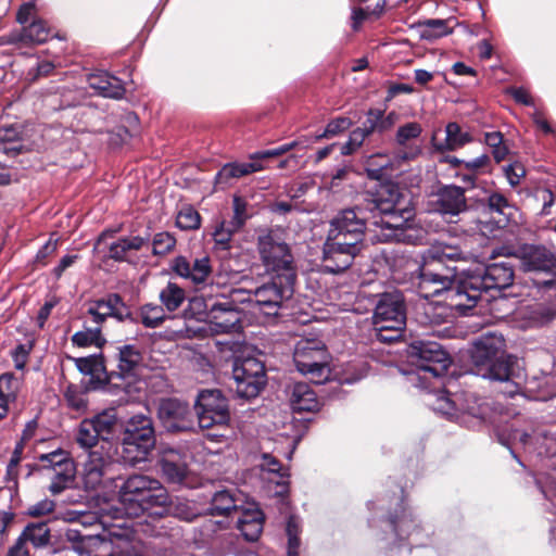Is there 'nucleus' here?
<instances>
[{"mask_svg":"<svg viewBox=\"0 0 556 556\" xmlns=\"http://www.w3.org/2000/svg\"><path fill=\"white\" fill-rule=\"evenodd\" d=\"M420 26L422 27L421 36L425 39H434L445 36L450 33L446 21L439 18H430L424 21Z\"/></svg>","mask_w":556,"mask_h":556,"instance_id":"603ef678","label":"nucleus"},{"mask_svg":"<svg viewBox=\"0 0 556 556\" xmlns=\"http://www.w3.org/2000/svg\"><path fill=\"white\" fill-rule=\"evenodd\" d=\"M51 483L49 491L53 494H60L64 490L71 488L74 483L76 468L74 463L65 464L64 469L52 470Z\"/></svg>","mask_w":556,"mask_h":556,"instance_id":"ea45409f","label":"nucleus"},{"mask_svg":"<svg viewBox=\"0 0 556 556\" xmlns=\"http://www.w3.org/2000/svg\"><path fill=\"white\" fill-rule=\"evenodd\" d=\"M153 254L165 255L176 247V238L166 231L155 233L152 240Z\"/></svg>","mask_w":556,"mask_h":556,"instance_id":"4d7b16f0","label":"nucleus"},{"mask_svg":"<svg viewBox=\"0 0 556 556\" xmlns=\"http://www.w3.org/2000/svg\"><path fill=\"white\" fill-rule=\"evenodd\" d=\"M365 213L363 208L343 210L331 220L323 250L327 271L341 273L352 265L366 230Z\"/></svg>","mask_w":556,"mask_h":556,"instance_id":"f257e3e1","label":"nucleus"},{"mask_svg":"<svg viewBox=\"0 0 556 556\" xmlns=\"http://www.w3.org/2000/svg\"><path fill=\"white\" fill-rule=\"evenodd\" d=\"M232 210L233 215L228 223L232 225V229L240 230L251 216L248 212V202L243 198L235 195L232 199Z\"/></svg>","mask_w":556,"mask_h":556,"instance_id":"5fc2aeb1","label":"nucleus"},{"mask_svg":"<svg viewBox=\"0 0 556 556\" xmlns=\"http://www.w3.org/2000/svg\"><path fill=\"white\" fill-rule=\"evenodd\" d=\"M366 135L357 127L351 131L349 140L341 146L342 155L353 154L365 141Z\"/></svg>","mask_w":556,"mask_h":556,"instance_id":"e2e57ef3","label":"nucleus"},{"mask_svg":"<svg viewBox=\"0 0 556 556\" xmlns=\"http://www.w3.org/2000/svg\"><path fill=\"white\" fill-rule=\"evenodd\" d=\"M257 250L267 273L273 276L296 278L293 255L278 233L269 231L260 236Z\"/></svg>","mask_w":556,"mask_h":556,"instance_id":"9b49d317","label":"nucleus"},{"mask_svg":"<svg viewBox=\"0 0 556 556\" xmlns=\"http://www.w3.org/2000/svg\"><path fill=\"white\" fill-rule=\"evenodd\" d=\"M106 541L99 534H88L78 543L73 545V548L79 555L91 556L92 553L101 549L106 545Z\"/></svg>","mask_w":556,"mask_h":556,"instance_id":"864d4df0","label":"nucleus"},{"mask_svg":"<svg viewBox=\"0 0 556 556\" xmlns=\"http://www.w3.org/2000/svg\"><path fill=\"white\" fill-rule=\"evenodd\" d=\"M504 338L495 332L480 336L472 345L471 361L477 376L492 381L503 382L501 392L514 396L520 392V384L516 379L517 358L504 353Z\"/></svg>","mask_w":556,"mask_h":556,"instance_id":"f03ea898","label":"nucleus"},{"mask_svg":"<svg viewBox=\"0 0 556 556\" xmlns=\"http://www.w3.org/2000/svg\"><path fill=\"white\" fill-rule=\"evenodd\" d=\"M351 125H352V122L348 117L334 118L327 124L324 132L316 136V139L320 140L324 138L333 137V136L344 131L345 129H348Z\"/></svg>","mask_w":556,"mask_h":556,"instance_id":"052dcab7","label":"nucleus"},{"mask_svg":"<svg viewBox=\"0 0 556 556\" xmlns=\"http://www.w3.org/2000/svg\"><path fill=\"white\" fill-rule=\"evenodd\" d=\"M64 399L70 408L77 413H85L88 407V401L85 392L76 386H68L64 392Z\"/></svg>","mask_w":556,"mask_h":556,"instance_id":"49530a36","label":"nucleus"},{"mask_svg":"<svg viewBox=\"0 0 556 556\" xmlns=\"http://www.w3.org/2000/svg\"><path fill=\"white\" fill-rule=\"evenodd\" d=\"M237 231H239V229H232L231 224L222 222L213 232L215 249L228 251L230 249L231 238Z\"/></svg>","mask_w":556,"mask_h":556,"instance_id":"de8ad7c7","label":"nucleus"},{"mask_svg":"<svg viewBox=\"0 0 556 556\" xmlns=\"http://www.w3.org/2000/svg\"><path fill=\"white\" fill-rule=\"evenodd\" d=\"M71 341L73 345L78 348L98 346L100 348L104 339L101 336L100 327H85L84 330L75 332Z\"/></svg>","mask_w":556,"mask_h":556,"instance_id":"37998d69","label":"nucleus"},{"mask_svg":"<svg viewBox=\"0 0 556 556\" xmlns=\"http://www.w3.org/2000/svg\"><path fill=\"white\" fill-rule=\"evenodd\" d=\"M161 508L185 521H192L198 516L193 504L186 500L176 498L174 502L169 498L168 503Z\"/></svg>","mask_w":556,"mask_h":556,"instance_id":"c03bdc74","label":"nucleus"},{"mask_svg":"<svg viewBox=\"0 0 556 556\" xmlns=\"http://www.w3.org/2000/svg\"><path fill=\"white\" fill-rule=\"evenodd\" d=\"M287 534H288V556H299L298 549L300 546L299 534V522L295 517H290L287 522Z\"/></svg>","mask_w":556,"mask_h":556,"instance_id":"13d9d810","label":"nucleus"},{"mask_svg":"<svg viewBox=\"0 0 556 556\" xmlns=\"http://www.w3.org/2000/svg\"><path fill=\"white\" fill-rule=\"evenodd\" d=\"M453 311L459 313L456 307L450 306L446 301L444 303H427L424 306V316L420 321L429 325H441L452 319Z\"/></svg>","mask_w":556,"mask_h":556,"instance_id":"72a5a7b5","label":"nucleus"},{"mask_svg":"<svg viewBox=\"0 0 556 556\" xmlns=\"http://www.w3.org/2000/svg\"><path fill=\"white\" fill-rule=\"evenodd\" d=\"M329 355L325 343L316 338L300 339L293 352L296 369L314 383L325 382L330 375Z\"/></svg>","mask_w":556,"mask_h":556,"instance_id":"9d476101","label":"nucleus"},{"mask_svg":"<svg viewBox=\"0 0 556 556\" xmlns=\"http://www.w3.org/2000/svg\"><path fill=\"white\" fill-rule=\"evenodd\" d=\"M505 176L511 187L520 184L521 178L526 176V168L522 163L514 162L504 167Z\"/></svg>","mask_w":556,"mask_h":556,"instance_id":"774afa93","label":"nucleus"},{"mask_svg":"<svg viewBox=\"0 0 556 556\" xmlns=\"http://www.w3.org/2000/svg\"><path fill=\"white\" fill-rule=\"evenodd\" d=\"M382 111L379 109H370L366 114V121L362 127H358L368 138L375 131L380 132V119Z\"/></svg>","mask_w":556,"mask_h":556,"instance_id":"680f3d73","label":"nucleus"},{"mask_svg":"<svg viewBox=\"0 0 556 556\" xmlns=\"http://www.w3.org/2000/svg\"><path fill=\"white\" fill-rule=\"evenodd\" d=\"M291 407L294 412H314L319 407V401L315 391L305 382L293 384L291 397Z\"/></svg>","mask_w":556,"mask_h":556,"instance_id":"c756f323","label":"nucleus"},{"mask_svg":"<svg viewBox=\"0 0 556 556\" xmlns=\"http://www.w3.org/2000/svg\"><path fill=\"white\" fill-rule=\"evenodd\" d=\"M116 367L109 374L111 380L130 379L138 375L142 364V354L138 346L134 344H125L117 348L115 356Z\"/></svg>","mask_w":556,"mask_h":556,"instance_id":"aec40b11","label":"nucleus"},{"mask_svg":"<svg viewBox=\"0 0 556 556\" xmlns=\"http://www.w3.org/2000/svg\"><path fill=\"white\" fill-rule=\"evenodd\" d=\"M22 534L36 548L47 546L51 539V531L47 522L28 523Z\"/></svg>","mask_w":556,"mask_h":556,"instance_id":"58836bf2","label":"nucleus"},{"mask_svg":"<svg viewBox=\"0 0 556 556\" xmlns=\"http://www.w3.org/2000/svg\"><path fill=\"white\" fill-rule=\"evenodd\" d=\"M121 303V298L117 294H112L108 299L92 302L87 308V316L89 321L94 324L93 327H100L115 313L116 305Z\"/></svg>","mask_w":556,"mask_h":556,"instance_id":"7c9ffc66","label":"nucleus"},{"mask_svg":"<svg viewBox=\"0 0 556 556\" xmlns=\"http://www.w3.org/2000/svg\"><path fill=\"white\" fill-rule=\"evenodd\" d=\"M159 419L168 432H187L194 429V415L190 406L176 399L161 401Z\"/></svg>","mask_w":556,"mask_h":556,"instance_id":"a211bd4d","label":"nucleus"},{"mask_svg":"<svg viewBox=\"0 0 556 556\" xmlns=\"http://www.w3.org/2000/svg\"><path fill=\"white\" fill-rule=\"evenodd\" d=\"M435 210L442 215L456 216L467 210L465 190L450 185L441 188L437 194Z\"/></svg>","mask_w":556,"mask_h":556,"instance_id":"5701e85b","label":"nucleus"},{"mask_svg":"<svg viewBox=\"0 0 556 556\" xmlns=\"http://www.w3.org/2000/svg\"><path fill=\"white\" fill-rule=\"evenodd\" d=\"M201 225L200 214L191 206L182 207L176 217V226L182 230H194Z\"/></svg>","mask_w":556,"mask_h":556,"instance_id":"09e8293b","label":"nucleus"},{"mask_svg":"<svg viewBox=\"0 0 556 556\" xmlns=\"http://www.w3.org/2000/svg\"><path fill=\"white\" fill-rule=\"evenodd\" d=\"M227 302L232 303V308H238L239 303L253 304V290H245L241 288H231L228 294H225Z\"/></svg>","mask_w":556,"mask_h":556,"instance_id":"338daca9","label":"nucleus"},{"mask_svg":"<svg viewBox=\"0 0 556 556\" xmlns=\"http://www.w3.org/2000/svg\"><path fill=\"white\" fill-rule=\"evenodd\" d=\"M87 81L91 89L105 98L121 99L125 93L121 79L106 72L90 74Z\"/></svg>","mask_w":556,"mask_h":556,"instance_id":"bb28decb","label":"nucleus"},{"mask_svg":"<svg viewBox=\"0 0 556 556\" xmlns=\"http://www.w3.org/2000/svg\"><path fill=\"white\" fill-rule=\"evenodd\" d=\"M160 466L169 483L180 484L188 472V456L177 450L166 448L162 453Z\"/></svg>","mask_w":556,"mask_h":556,"instance_id":"4be33fe9","label":"nucleus"},{"mask_svg":"<svg viewBox=\"0 0 556 556\" xmlns=\"http://www.w3.org/2000/svg\"><path fill=\"white\" fill-rule=\"evenodd\" d=\"M114 464V451L111 441H104L96 450H91L84 464L83 478L87 489L98 488L103 477L109 472Z\"/></svg>","mask_w":556,"mask_h":556,"instance_id":"6ab92c4d","label":"nucleus"},{"mask_svg":"<svg viewBox=\"0 0 556 556\" xmlns=\"http://www.w3.org/2000/svg\"><path fill=\"white\" fill-rule=\"evenodd\" d=\"M422 132V127L417 122H409L399 127L395 134V143L399 147L397 160L412 161L421 153L419 144L415 143Z\"/></svg>","mask_w":556,"mask_h":556,"instance_id":"412c9836","label":"nucleus"},{"mask_svg":"<svg viewBox=\"0 0 556 556\" xmlns=\"http://www.w3.org/2000/svg\"><path fill=\"white\" fill-rule=\"evenodd\" d=\"M408 357L414 369L407 372V381L424 390L435 389L434 382L446 374L451 365L447 352L441 344L431 341L414 342Z\"/></svg>","mask_w":556,"mask_h":556,"instance_id":"423d86ee","label":"nucleus"},{"mask_svg":"<svg viewBox=\"0 0 556 556\" xmlns=\"http://www.w3.org/2000/svg\"><path fill=\"white\" fill-rule=\"evenodd\" d=\"M248 168L245 163H228L225 164L216 174L215 181L217 185L227 186L231 179H238L248 176Z\"/></svg>","mask_w":556,"mask_h":556,"instance_id":"a18cd8bd","label":"nucleus"},{"mask_svg":"<svg viewBox=\"0 0 556 556\" xmlns=\"http://www.w3.org/2000/svg\"><path fill=\"white\" fill-rule=\"evenodd\" d=\"M296 278L273 276L271 279L253 290L255 309L266 316H277L294 293Z\"/></svg>","mask_w":556,"mask_h":556,"instance_id":"f8f14e48","label":"nucleus"},{"mask_svg":"<svg viewBox=\"0 0 556 556\" xmlns=\"http://www.w3.org/2000/svg\"><path fill=\"white\" fill-rule=\"evenodd\" d=\"M50 37L51 29L48 27L47 23L41 18H37L29 25L24 26L21 31L10 34L8 42L40 45L46 42Z\"/></svg>","mask_w":556,"mask_h":556,"instance_id":"cd10ccee","label":"nucleus"},{"mask_svg":"<svg viewBox=\"0 0 556 556\" xmlns=\"http://www.w3.org/2000/svg\"><path fill=\"white\" fill-rule=\"evenodd\" d=\"M463 260V252L452 245L438 244L431 247L425 256V263L420 267L419 290L425 296H433L443 293L444 301L450 306L456 307L460 314H466L470 307H458L452 304L450 291L455 290L462 280V271L456 266H450L447 262Z\"/></svg>","mask_w":556,"mask_h":556,"instance_id":"7ed1b4c3","label":"nucleus"},{"mask_svg":"<svg viewBox=\"0 0 556 556\" xmlns=\"http://www.w3.org/2000/svg\"><path fill=\"white\" fill-rule=\"evenodd\" d=\"M299 146H300V141L294 140V141L281 144L275 149L255 152V153L251 154V157L253 160H256V159H269V157L280 156V155L298 148Z\"/></svg>","mask_w":556,"mask_h":556,"instance_id":"0e129e2a","label":"nucleus"},{"mask_svg":"<svg viewBox=\"0 0 556 556\" xmlns=\"http://www.w3.org/2000/svg\"><path fill=\"white\" fill-rule=\"evenodd\" d=\"M94 426L98 434L101 437V444L104 441H110L109 437L113 434L115 426L117 424V413L115 408H106L96 414L91 418H88Z\"/></svg>","mask_w":556,"mask_h":556,"instance_id":"f704fd0d","label":"nucleus"},{"mask_svg":"<svg viewBox=\"0 0 556 556\" xmlns=\"http://www.w3.org/2000/svg\"><path fill=\"white\" fill-rule=\"evenodd\" d=\"M76 442L85 450L97 447L99 442H101L100 434H98V431L88 418L80 421L76 433Z\"/></svg>","mask_w":556,"mask_h":556,"instance_id":"79ce46f5","label":"nucleus"},{"mask_svg":"<svg viewBox=\"0 0 556 556\" xmlns=\"http://www.w3.org/2000/svg\"><path fill=\"white\" fill-rule=\"evenodd\" d=\"M204 311L211 324V329L217 333H228L240 327V311L232 308L224 292L214 296L211 292L203 293Z\"/></svg>","mask_w":556,"mask_h":556,"instance_id":"4468645a","label":"nucleus"},{"mask_svg":"<svg viewBox=\"0 0 556 556\" xmlns=\"http://www.w3.org/2000/svg\"><path fill=\"white\" fill-rule=\"evenodd\" d=\"M159 299L165 311L173 313L185 302L186 292L175 282H168L161 291Z\"/></svg>","mask_w":556,"mask_h":556,"instance_id":"4c0bfd02","label":"nucleus"},{"mask_svg":"<svg viewBox=\"0 0 556 556\" xmlns=\"http://www.w3.org/2000/svg\"><path fill=\"white\" fill-rule=\"evenodd\" d=\"M173 273L187 280L195 290L207 292L213 289V267L207 255L189 260L186 256H176L170 266Z\"/></svg>","mask_w":556,"mask_h":556,"instance_id":"f3484780","label":"nucleus"},{"mask_svg":"<svg viewBox=\"0 0 556 556\" xmlns=\"http://www.w3.org/2000/svg\"><path fill=\"white\" fill-rule=\"evenodd\" d=\"M236 517V527L244 540L249 542L257 541L264 527L263 513L256 507H249L242 508Z\"/></svg>","mask_w":556,"mask_h":556,"instance_id":"393cba45","label":"nucleus"},{"mask_svg":"<svg viewBox=\"0 0 556 556\" xmlns=\"http://www.w3.org/2000/svg\"><path fill=\"white\" fill-rule=\"evenodd\" d=\"M262 470H266L277 477L276 483L278 485H285V479L289 477L286 469L282 468L280 462L270 454L264 453L262 455V462L260 464Z\"/></svg>","mask_w":556,"mask_h":556,"instance_id":"3c124183","label":"nucleus"},{"mask_svg":"<svg viewBox=\"0 0 556 556\" xmlns=\"http://www.w3.org/2000/svg\"><path fill=\"white\" fill-rule=\"evenodd\" d=\"M138 319L147 328H157L166 319L165 309L162 305L144 304L139 308Z\"/></svg>","mask_w":556,"mask_h":556,"instance_id":"a19ab883","label":"nucleus"},{"mask_svg":"<svg viewBox=\"0 0 556 556\" xmlns=\"http://www.w3.org/2000/svg\"><path fill=\"white\" fill-rule=\"evenodd\" d=\"M525 271L542 274L544 287L556 286V255L544 245L526 244L518 251Z\"/></svg>","mask_w":556,"mask_h":556,"instance_id":"dca6fc26","label":"nucleus"},{"mask_svg":"<svg viewBox=\"0 0 556 556\" xmlns=\"http://www.w3.org/2000/svg\"><path fill=\"white\" fill-rule=\"evenodd\" d=\"M372 324L380 341L391 342L399 339L406 325L403 295L399 292L382 294L376 304Z\"/></svg>","mask_w":556,"mask_h":556,"instance_id":"1a4fd4ad","label":"nucleus"},{"mask_svg":"<svg viewBox=\"0 0 556 556\" xmlns=\"http://www.w3.org/2000/svg\"><path fill=\"white\" fill-rule=\"evenodd\" d=\"M152 419L143 414L134 415L127 422L122 442L121 458L125 464L136 465L147 459L155 446Z\"/></svg>","mask_w":556,"mask_h":556,"instance_id":"6e6552de","label":"nucleus"},{"mask_svg":"<svg viewBox=\"0 0 556 556\" xmlns=\"http://www.w3.org/2000/svg\"><path fill=\"white\" fill-rule=\"evenodd\" d=\"M485 144L491 149L496 163L502 162L508 154L507 147L503 143V135L500 131L485 132Z\"/></svg>","mask_w":556,"mask_h":556,"instance_id":"8fccbe9b","label":"nucleus"},{"mask_svg":"<svg viewBox=\"0 0 556 556\" xmlns=\"http://www.w3.org/2000/svg\"><path fill=\"white\" fill-rule=\"evenodd\" d=\"M445 132L444 142L434 143V147L440 151H455L472 140L468 132L462 131L457 123H448Z\"/></svg>","mask_w":556,"mask_h":556,"instance_id":"c9c22d12","label":"nucleus"},{"mask_svg":"<svg viewBox=\"0 0 556 556\" xmlns=\"http://www.w3.org/2000/svg\"><path fill=\"white\" fill-rule=\"evenodd\" d=\"M403 160H397V153L384 154L376 153L367 157L365 162V170L370 179L381 180L390 175V173L397 168Z\"/></svg>","mask_w":556,"mask_h":556,"instance_id":"a878e982","label":"nucleus"},{"mask_svg":"<svg viewBox=\"0 0 556 556\" xmlns=\"http://www.w3.org/2000/svg\"><path fill=\"white\" fill-rule=\"evenodd\" d=\"M240 500L229 490H220L214 493L210 504V514L224 516L227 519L237 516L243 508L239 504Z\"/></svg>","mask_w":556,"mask_h":556,"instance_id":"c85d7f7f","label":"nucleus"},{"mask_svg":"<svg viewBox=\"0 0 556 556\" xmlns=\"http://www.w3.org/2000/svg\"><path fill=\"white\" fill-rule=\"evenodd\" d=\"M119 504L128 517H139L154 507H164L169 495L161 482L146 475L128 477L119 488Z\"/></svg>","mask_w":556,"mask_h":556,"instance_id":"0eeeda50","label":"nucleus"},{"mask_svg":"<svg viewBox=\"0 0 556 556\" xmlns=\"http://www.w3.org/2000/svg\"><path fill=\"white\" fill-rule=\"evenodd\" d=\"M515 438H518L522 445L530 451H538L539 454L542 453L541 447H538L536 444L540 443L541 439L547 440V433L545 431H533V433L519 432L516 431Z\"/></svg>","mask_w":556,"mask_h":556,"instance_id":"bf43d9fd","label":"nucleus"},{"mask_svg":"<svg viewBox=\"0 0 556 556\" xmlns=\"http://www.w3.org/2000/svg\"><path fill=\"white\" fill-rule=\"evenodd\" d=\"M488 206L491 212L503 214V215H509L511 210L510 204L508 203V200L498 192L491 193L488 197Z\"/></svg>","mask_w":556,"mask_h":556,"instance_id":"69168bd1","label":"nucleus"},{"mask_svg":"<svg viewBox=\"0 0 556 556\" xmlns=\"http://www.w3.org/2000/svg\"><path fill=\"white\" fill-rule=\"evenodd\" d=\"M147 241V239L140 236L119 238L110 244L109 255L115 261H126L130 252L139 251Z\"/></svg>","mask_w":556,"mask_h":556,"instance_id":"2f4dec72","label":"nucleus"},{"mask_svg":"<svg viewBox=\"0 0 556 556\" xmlns=\"http://www.w3.org/2000/svg\"><path fill=\"white\" fill-rule=\"evenodd\" d=\"M458 401V396L453 399L447 392L440 391L437 396L434 409L443 415H446L447 417H455L458 415L459 412L476 415L473 407L469 405H460Z\"/></svg>","mask_w":556,"mask_h":556,"instance_id":"e433bc0d","label":"nucleus"},{"mask_svg":"<svg viewBox=\"0 0 556 556\" xmlns=\"http://www.w3.org/2000/svg\"><path fill=\"white\" fill-rule=\"evenodd\" d=\"M232 377L235 392L241 399H253L265 386V367L255 357L237 358L233 363Z\"/></svg>","mask_w":556,"mask_h":556,"instance_id":"ddd939ff","label":"nucleus"},{"mask_svg":"<svg viewBox=\"0 0 556 556\" xmlns=\"http://www.w3.org/2000/svg\"><path fill=\"white\" fill-rule=\"evenodd\" d=\"M386 224L384 230L381 236H376L378 240H390L395 239L397 241H405L410 244H422L426 239V232L422 229H416L412 226H406L407 222H403L402 218H397L394 222L383 220Z\"/></svg>","mask_w":556,"mask_h":556,"instance_id":"b1692460","label":"nucleus"},{"mask_svg":"<svg viewBox=\"0 0 556 556\" xmlns=\"http://www.w3.org/2000/svg\"><path fill=\"white\" fill-rule=\"evenodd\" d=\"M39 460L43 467L51 468L52 470L64 469L65 464L74 463L63 450H56L51 453L42 454Z\"/></svg>","mask_w":556,"mask_h":556,"instance_id":"6e6d98bb","label":"nucleus"},{"mask_svg":"<svg viewBox=\"0 0 556 556\" xmlns=\"http://www.w3.org/2000/svg\"><path fill=\"white\" fill-rule=\"evenodd\" d=\"M514 281V268L509 262L493 263L462 271V280L455 290L450 291L452 304L473 308L483 293L489 290L508 288Z\"/></svg>","mask_w":556,"mask_h":556,"instance_id":"20e7f679","label":"nucleus"},{"mask_svg":"<svg viewBox=\"0 0 556 556\" xmlns=\"http://www.w3.org/2000/svg\"><path fill=\"white\" fill-rule=\"evenodd\" d=\"M198 424L202 429L227 425L230 420L229 405L219 390H203L195 404Z\"/></svg>","mask_w":556,"mask_h":556,"instance_id":"2eb2a0df","label":"nucleus"},{"mask_svg":"<svg viewBox=\"0 0 556 556\" xmlns=\"http://www.w3.org/2000/svg\"><path fill=\"white\" fill-rule=\"evenodd\" d=\"M20 384V380L13 374L0 376V419L8 415L9 405L15 401Z\"/></svg>","mask_w":556,"mask_h":556,"instance_id":"473e14b6","label":"nucleus"},{"mask_svg":"<svg viewBox=\"0 0 556 556\" xmlns=\"http://www.w3.org/2000/svg\"><path fill=\"white\" fill-rule=\"evenodd\" d=\"M359 208L366 212V229L372 226L381 228L382 231L386 224L381 219L394 222L402 218L403 222H408L414 215L400 187L392 182L379 184L375 191L365 194L364 203L351 210Z\"/></svg>","mask_w":556,"mask_h":556,"instance_id":"39448f33","label":"nucleus"}]
</instances>
